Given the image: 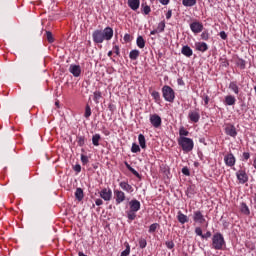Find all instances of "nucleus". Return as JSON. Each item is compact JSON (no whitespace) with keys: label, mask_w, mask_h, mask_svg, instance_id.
Wrapping results in <instances>:
<instances>
[{"label":"nucleus","mask_w":256,"mask_h":256,"mask_svg":"<svg viewBox=\"0 0 256 256\" xmlns=\"http://www.w3.org/2000/svg\"><path fill=\"white\" fill-rule=\"evenodd\" d=\"M94 43H103V41H111L113 39V28L106 27L104 30H95L92 33Z\"/></svg>","instance_id":"obj_1"},{"label":"nucleus","mask_w":256,"mask_h":256,"mask_svg":"<svg viewBox=\"0 0 256 256\" xmlns=\"http://www.w3.org/2000/svg\"><path fill=\"white\" fill-rule=\"evenodd\" d=\"M226 245L225 237L221 232H217L212 236V249H215V251H223Z\"/></svg>","instance_id":"obj_2"},{"label":"nucleus","mask_w":256,"mask_h":256,"mask_svg":"<svg viewBox=\"0 0 256 256\" xmlns=\"http://www.w3.org/2000/svg\"><path fill=\"white\" fill-rule=\"evenodd\" d=\"M178 145L179 147H181L184 153H191V151H193V147H195V144L193 143V139L187 138V137H179Z\"/></svg>","instance_id":"obj_3"},{"label":"nucleus","mask_w":256,"mask_h":256,"mask_svg":"<svg viewBox=\"0 0 256 256\" xmlns=\"http://www.w3.org/2000/svg\"><path fill=\"white\" fill-rule=\"evenodd\" d=\"M162 95L165 101H168V103H173L175 101V90H173L171 86H167V85L163 86Z\"/></svg>","instance_id":"obj_4"},{"label":"nucleus","mask_w":256,"mask_h":256,"mask_svg":"<svg viewBox=\"0 0 256 256\" xmlns=\"http://www.w3.org/2000/svg\"><path fill=\"white\" fill-rule=\"evenodd\" d=\"M236 177L241 185H245V183L249 181V176L247 175V172H245V170H238L236 172Z\"/></svg>","instance_id":"obj_5"},{"label":"nucleus","mask_w":256,"mask_h":256,"mask_svg":"<svg viewBox=\"0 0 256 256\" xmlns=\"http://www.w3.org/2000/svg\"><path fill=\"white\" fill-rule=\"evenodd\" d=\"M192 218H193L194 223H199L200 225H203V223H205V221H206L205 216L199 210L194 211Z\"/></svg>","instance_id":"obj_6"},{"label":"nucleus","mask_w":256,"mask_h":256,"mask_svg":"<svg viewBox=\"0 0 256 256\" xmlns=\"http://www.w3.org/2000/svg\"><path fill=\"white\" fill-rule=\"evenodd\" d=\"M190 29L192 33H195V34L201 33L203 31V23L199 21L192 22L190 24Z\"/></svg>","instance_id":"obj_7"},{"label":"nucleus","mask_w":256,"mask_h":256,"mask_svg":"<svg viewBox=\"0 0 256 256\" xmlns=\"http://www.w3.org/2000/svg\"><path fill=\"white\" fill-rule=\"evenodd\" d=\"M150 123L155 127V129H159L162 123L161 116L157 114L150 115Z\"/></svg>","instance_id":"obj_8"},{"label":"nucleus","mask_w":256,"mask_h":256,"mask_svg":"<svg viewBox=\"0 0 256 256\" xmlns=\"http://www.w3.org/2000/svg\"><path fill=\"white\" fill-rule=\"evenodd\" d=\"M100 197L104 201H111V198L113 197V192L111 191V189L103 188L100 191Z\"/></svg>","instance_id":"obj_9"},{"label":"nucleus","mask_w":256,"mask_h":256,"mask_svg":"<svg viewBox=\"0 0 256 256\" xmlns=\"http://www.w3.org/2000/svg\"><path fill=\"white\" fill-rule=\"evenodd\" d=\"M225 133L226 135H228L229 137H237V128H235L234 125L232 124H228L226 127H225Z\"/></svg>","instance_id":"obj_10"},{"label":"nucleus","mask_w":256,"mask_h":256,"mask_svg":"<svg viewBox=\"0 0 256 256\" xmlns=\"http://www.w3.org/2000/svg\"><path fill=\"white\" fill-rule=\"evenodd\" d=\"M70 73L73 74V77H81V66L77 64H72L69 67Z\"/></svg>","instance_id":"obj_11"},{"label":"nucleus","mask_w":256,"mask_h":256,"mask_svg":"<svg viewBox=\"0 0 256 256\" xmlns=\"http://www.w3.org/2000/svg\"><path fill=\"white\" fill-rule=\"evenodd\" d=\"M235 156L233 155V153L227 154L224 157V163L227 165V167H233L235 166Z\"/></svg>","instance_id":"obj_12"},{"label":"nucleus","mask_w":256,"mask_h":256,"mask_svg":"<svg viewBox=\"0 0 256 256\" xmlns=\"http://www.w3.org/2000/svg\"><path fill=\"white\" fill-rule=\"evenodd\" d=\"M130 211H134L137 213L141 209V202L137 199H133L129 202Z\"/></svg>","instance_id":"obj_13"},{"label":"nucleus","mask_w":256,"mask_h":256,"mask_svg":"<svg viewBox=\"0 0 256 256\" xmlns=\"http://www.w3.org/2000/svg\"><path fill=\"white\" fill-rule=\"evenodd\" d=\"M114 195L116 197L117 205H120V203H123V201H125V192L121 190H114Z\"/></svg>","instance_id":"obj_14"},{"label":"nucleus","mask_w":256,"mask_h":256,"mask_svg":"<svg viewBox=\"0 0 256 256\" xmlns=\"http://www.w3.org/2000/svg\"><path fill=\"white\" fill-rule=\"evenodd\" d=\"M181 53L182 55H184V57H193V49H191L189 45L183 46L181 49Z\"/></svg>","instance_id":"obj_15"},{"label":"nucleus","mask_w":256,"mask_h":256,"mask_svg":"<svg viewBox=\"0 0 256 256\" xmlns=\"http://www.w3.org/2000/svg\"><path fill=\"white\" fill-rule=\"evenodd\" d=\"M188 117L192 123H199V119H201L199 112L195 111L189 112Z\"/></svg>","instance_id":"obj_16"},{"label":"nucleus","mask_w":256,"mask_h":256,"mask_svg":"<svg viewBox=\"0 0 256 256\" xmlns=\"http://www.w3.org/2000/svg\"><path fill=\"white\" fill-rule=\"evenodd\" d=\"M196 50L200 51L201 53H205V51H208L209 46L205 42H196L195 43Z\"/></svg>","instance_id":"obj_17"},{"label":"nucleus","mask_w":256,"mask_h":256,"mask_svg":"<svg viewBox=\"0 0 256 256\" xmlns=\"http://www.w3.org/2000/svg\"><path fill=\"white\" fill-rule=\"evenodd\" d=\"M140 5H141V0H128V7H130L132 11H137Z\"/></svg>","instance_id":"obj_18"},{"label":"nucleus","mask_w":256,"mask_h":256,"mask_svg":"<svg viewBox=\"0 0 256 256\" xmlns=\"http://www.w3.org/2000/svg\"><path fill=\"white\" fill-rule=\"evenodd\" d=\"M177 219L181 223V225H185V223H189V217L183 214V212L181 211H178Z\"/></svg>","instance_id":"obj_19"},{"label":"nucleus","mask_w":256,"mask_h":256,"mask_svg":"<svg viewBox=\"0 0 256 256\" xmlns=\"http://www.w3.org/2000/svg\"><path fill=\"white\" fill-rule=\"evenodd\" d=\"M119 186L121 187V189H123V191H127L128 193H133V186H131L129 183L123 181V182H120Z\"/></svg>","instance_id":"obj_20"},{"label":"nucleus","mask_w":256,"mask_h":256,"mask_svg":"<svg viewBox=\"0 0 256 256\" xmlns=\"http://www.w3.org/2000/svg\"><path fill=\"white\" fill-rule=\"evenodd\" d=\"M240 212L243 213V215H251V210H249V206H247L245 202L240 204Z\"/></svg>","instance_id":"obj_21"},{"label":"nucleus","mask_w":256,"mask_h":256,"mask_svg":"<svg viewBox=\"0 0 256 256\" xmlns=\"http://www.w3.org/2000/svg\"><path fill=\"white\" fill-rule=\"evenodd\" d=\"M138 141L141 149H147V141L145 140V135L139 134L138 135Z\"/></svg>","instance_id":"obj_22"},{"label":"nucleus","mask_w":256,"mask_h":256,"mask_svg":"<svg viewBox=\"0 0 256 256\" xmlns=\"http://www.w3.org/2000/svg\"><path fill=\"white\" fill-rule=\"evenodd\" d=\"M75 197L77 201H83L85 194L83 193V188H77L75 191Z\"/></svg>","instance_id":"obj_23"},{"label":"nucleus","mask_w":256,"mask_h":256,"mask_svg":"<svg viewBox=\"0 0 256 256\" xmlns=\"http://www.w3.org/2000/svg\"><path fill=\"white\" fill-rule=\"evenodd\" d=\"M139 55H140V52L137 49H134L129 53V57L131 61H137V59H139Z\"/></svg>","instance_id":"obj_24"},{"label":"nucleus","mask_w":256,"mask_h":256,"mask_svg":"<svg viewBox=\"0 0 256 256\" xmlns=\"http://www.w3.org/2000/svg\"><path fill=\"white\" fill-rule=\"evenodd\" d=\"M237 100L235 99V96L233 95H228L225 97V104L226 105H229V106H232V105H235V102Z\"/></svg>","instance_id":"obj_25"},{"label":"nucleus","mask_w":256,"mask_h":256,"mask_svg":"<svg viewBox=\"0 0 256 256\" xmlns=\"http://www.w3.org/2000/svg\"><path fill=\"white\" fill-rule=\"evenodd\" d=\"M136 45L139 49H145V39L143 36H138L136 39Z\"/></svg>","instance_id":"obj_26"},{"label":"nucleus","mask_w":256,"mask_h":256,"mask_svg":"<svg viewBox=\"0 0 256 256\" xmlns=\"http://www.w3.org/2000/svg\"><path fill=\"white\" fill-rule=\"evenodd\" d=\"M182 5L184 7H195L197 0H182Z\"/></svg>","instance_id":"obj_27"},{"label":"nucleus","mask_w":256,"mask_h":256,"mask_svg":"<svg viewBox=\"0 0 256 256\" xmlns=\"http://www.w3.org/2000/svg\"><path fill=\"white\" fill-rule=\"evenodd\" d=\"M99 141H101V135L100 134H94L92 136V145H94V147H99Z\"/></svg>","instance_id":"obj_28"},{"label":"nucleus","mask_w":256,"mask_h":256,"mask_svg":"<svg viewBox=\"0 0 256 256\" xmlns=\"http://www.w3.org/2000/svg\"><path fill=\"white\" fill-rule=\"evenodd\" d=\"M229 89H231L235 95H239V86H237V82H230Z\"/></svg>","instance_id":"obj_29"},{"label":"nucleus","mask_w":256,"mask_h":256,"mask_svg":"<svg viewBox=\"0 0 256 256\" xmlns=\"http://www.w3.org/2000/svg\"><path fill=\"white\" fill-rule=\"evenodd\" d=\"M141 7L144 15H149L151 13V7L147 5V3H142Z\"/></svg>","instance_id":"obj_30"},{"label":"nucleus","mask_w":256,"mask_h":256,"mask_svg":"<svg viewBox=\"0 0 256 256\" xmlns=\"http://www.w3.org/2000/svg\"><path fill=\"white\" fill-rule=\"evenodd\" d=\"M136 212L133 210H130L127 212V217L129 219V221H135V219L137 218V214H135Z\"/></svg>","instance_id":"obj_31"},{"label":"nucleus","mask_w":256,"mask_h":256,"mask_svg":"<svg viewBox=\"0 0 256 256\" xmlns=\"http://www.w3.org/2000/svg\"><path fill=\"white\" fill-rule=\"evenodd\" d=\"M195 194V186H189L186 190L187 197H193Z\"/></svg>","instance_id":"obj_32"},{"label":"nucleus","mask_w":256,"mask_h":256,"mask_svg":"<svg viewBox=\"0 0 256 256\" xmlns=\"http://www.w3.org/2000/svg\"><path fill=\"white\" fill-rule=\"evenodd\" d=\"M103 97V94L101 93V91H95L94 92V101L96 104L99 103V100Z\"/></svg>","instance_id":"obj_33"},{"label":"nucleus","mask_w":256,"mask_h":256,"mask_svg":"<svg viewBox=\"0 0 256 256\" xmlns=\"http://www.w3.org/2000/svg\"><path fill=\"white\" fill-rule=\"evenodd\" d=\"M151 95L156 103H159V101H161V94H159L158 91H153Z\"/></svg>","instance_id":"obj_34"},{"label":"nucleus","mask_w":256,"mask_h":256,"mask_svg":"<svg viewBox=\"0 0 256 256\" xmlns=\"http://www.w3.org/2000/svg\"><path fill=\"white\" fill-rule=\"evenodd\" d=\"M46 38L48 43H55V38L53 37V33H51V31H46Z\"/></svg>","instance_id":"obj_35"},{"label":"nucleus","mask_w":256,"mask_h":256,"mask_svg":"<svg viewBox=\"0 0 256 256\" xmlns=\"http://www.w3.org/2000/svg\"><path fill=\"white\" fill-rule=\"evenodd\" d=\"M84 117L86 119H89L91 117V106H89V104H87L85 107Z\"/></svg>","instance_id":"obj_36"},{"label":"nucleus","mask_w":256,"mask_h":256,"mask_svg":"<svg viewBox=\"0 0 256 256\" xmlns=\"http://www.w3.org/2000/svg\"><path fill=\"white\" fill-rule=\"evenodd\" d=\"M179 135H180V137H187L189 135V131H187V129H185V127H181L179 129Z\"/></svg>","instance_id":"obj_37"},{"label":"nucleus","mask_w":256,"mask_h":256,"mask_svg":"<svg viewBox=\"0 0 256 256\" xmlns=\"http://www.w3.org/2000/svg\"><path fill=\"white\" fill-rule=\"evenodd\" d=\"M129 253H131V246L129 243H126V249L121 252V256H127Z\"/></svg>","instance_id":"obj_38"},{"label":"nucleus","mask_w":256,"mask_h":256,"mask_svg":"<svg viewBox=\"0 0 256 256\" xmlns=\"http://www.w3.org/2000/svg\"><path fill=\"white\" fill-rule=\"evenodd\" d=\"M77 143L79 147H83L85 145V136H77Z\"/></svg>","instance_id":"obj_39"},{"label":"nucleus","mask_w":256,"mask_h":256,"mask_svg":"<svg viewBox=\"0 0 256 256\" xmlns=\"http://www.w3.org/2000/svg\"><path fill=\"white\" fill-rule=\"evenodd\" d=\"M159 227V223H153L149 227V233H155L157 231V228Z\"/></svg>","instance_id":"obj_40"},{"label":"nucleus","mask_w":256,"mask_h":256,"mask_svg":"<svg viewBox=\"0 0 256 256\" xmlns=\"http://www.w3.org/2000/svg\"><path fill=\"white\" fill-rule=\"evenodd\" d=\"M132 153H139L141 151V147L137 143H133L131 147Z\"/></svg>","instance_id":"obj_41"},{"label":"nucleus","mask_w":256,"mask_h":256,"mask_svg":"<svg viewBox=\"0 0 256 256\" xmlns=\"http://www.w3.org/2000/svg\"><path fill=\"white\" fill-rule=\"evenodd\" d=\"M139 247L140 249H145V247H147V240L145 238L139 239Z\"/></svg>","instance_id":"obj_42"},{"label":"nucleus","mask_w":256,"mask_h":256,"mask_svg":"<svg viewBox=\"0 0 256 256\" xmlns=\"http://www.w3.org/2000/svg\"><path fill=\"white\" fill-rule=\"evenodd\" d=\"M157 30L159 33H163V31H165V21H161L158 24Z\"/></svg>","instance_id":"obj_43"},{"label":"nucleus","mask_w":256,"mask_h":256,"mask_svg":"<svg viewBox=\"0 0 256 256\" xmlns=\"http://www.w3.org/2000/svg\"><path fill=\"white\" fill-rule=\"evenodd\" d=\"M128 171H131L137 179H141V174H139V172H137L133 167H129Z\"/></svg>","instance_id":"obj_44"},{"label":"nucleus","mask_w":256,"mask_h":256,"mask_svg":"<svg viewBox=\"0 0 256 256\" xmlns=\"http://www.w3.org/2000/svg\"><path fill=\"white\" fill-rule=\"evenodd\" d=\"M128 171H131L137 179H141V174H139V172H137L133 167H129Z\"/></svg>","instance_id":"obj_45"},{"label":"nucleus","mask_w":256,"mask_h":256,"mask_svg":"<svg viewBox=\"0 0 256 256\" xmlns=\"http://www.w3.org/2000/svg\"><path fill=\"white\" fill-rule=\"evenodd\" d=\"M201 39H203V41H209V32L207 31L202 32Z\"/></svg>","instance_id":"obj_46"},{"label":"nucleus","mask_w":256,"mask_h":256,"mask_svg":"<svg viewBox=\"0 0 256 256\" xmlns=\"http://www.w3.org/2000/svg\"><path fill=\"white\" fill-rule=\"evenodd\" d=\"M81 161L83 165H87V163H89V157L86 155H81Z\"/></svg>","instance_id":"obj_47"},{"label":"nucleus","mask_w":256,"mask_h":256,"mask_svg":"<svg viewBox=\"0 0 256 256\" xmlns=\"http://www.w3.org/2000/svg\"><path fill=\"white\" fill-rule=\"evenodd\" d=\"M195 233L198 235V237H203V229H201V227H196Z\"/></svg>","instance_id":"obj_48"},{"label":"nucleus","mask_w":256,"mask_h":256,"mask_svg":"<svg viewBox=\"0 0 256 256\" xmlns=\"http://www.w3.org/2000/svg\"><path fill=\"white\" fill-rule=\"evenodd\" d=\"M183 175H186V177H189L191 175V172L189 171V168L187 166L182 168Z\"/></svg>","instance_id":"obj_49"},{"label":"nucleus","mask_w":256,"mask_h":256,"mask_svg":"<svg viewBox=\"0 0 256 256\" xmlns=\"http://www.w3.org/2000/svg\"><path fill=\"white\" fill-rule=\"evenodd\" d=\"M165 245L167 249H173L175 247V243L173 241H166Z\"/></svg>","instance_id":"obj_50"},{"label":"nucleus","mask_w":256,"mask_h":256,"mask_svg":"<svg viewBox=\"0 0 256 256\" xmlns=\"http://www.w3.org/2000/svg\"><path fill=\"white\" fill-rule=\"evenodd\" d=\"M219 36L221 37V39H223V41H227V33L225 31H221L219 33Z\"/></svg>","instance_id":"obj_51"},{"label":"nucleus","mask_w":256,"mask_h":256,"mask_svg":"<svg viewBox=\"0 0 256 256\" xmlns=\"http://www.w3.org/2000/svg\"><path fill=\"white\" fill-rule=\"evenodd\" d=\"M240 68L245 69L246 62L243 59H240L238 62Z\"/></svg>","instance_id":"obj_52"},{"label":"nucleus","mask_w":256,"mask_h":256,"mask_svg":"<svg viewBox=\"0 0 256 256\" xmlns=\"http://www.w3.org/2000/svg\"><path fill=\"white\" fill-rule=\"evenodd\" d=\"M211 231H207L205 234H202V239H209L211 237Z\"/></svg>","instance_id":"obj_53"},{"label":"nucleus","mask_w":256,"mask_h":256,"mask_svg":"<svg viewBox=\"0 0 256 256\" xmlns=\"http://www.w3.org/2000/svg\"><path fill=\"white\" fill-rule=\"evenodd\" d=\"M251 157V154L249 152H244L243 153V159L244 161H248V159Z\"/></svg>","instance_id":"obj_54"},{"label":"nucleus","mask_w":256,"mask_h":256,"mask_svg":"<svg viewBox=\"0 0 256 256\" xmlns=\"http://www.w3.org/2000/svg\"><path fill=\"white\" fill-rule=\"evenodd\" d=\"M108 109H109V111H111V113H115V109H117V108L115 107L114 104H109Z\"/></svg>","instance_id":"obj_55"},{"label":"nucleus","mask_w":256,"mask_h":256,"mask_svg":"<svg viewBox=\"0 0 256 256\" xmlns=\"http://www.w3.org/2000/svg\"><path fill=\"white\" fill-rule=\"evenodd\" d=\"M74 171H76V173H81V165L76 164V165L74 166Z\"/></svg>","instance_id":"obj_56"},{"label":"nucleus","mask_w":256,"mask_h":256,"mask_svg":"<svg viewBox=\"0 0 256 256\" xmlns=\"http://www.w3.org/2000/svg\"><path fill=\"white\" fill-rule=\"evenodd\" d=\"M173 15V10H168V12L166 13V19H171Z\"/></svg>","instance_id":"obj_57"},{"label":"nucleus","mask_w":256,"mask_h":256,"mask_svg":"<svg viewBox=\"0 0 256 256\" xmlns=\"http://www.w3.org/2000/svg\"><path fill=\"white\" fill-rule=\"evenodd\" d=\"M124 41H126V42L131 41V35L125 34V35H124Z\"/></svg>","instance_id":"obj_58"},{"label":"nucleus","mask_w":256,"mask_h":256,"mask_svg":"<svg viewBox=\"0 0 256 256\" xmlns=\"http://www.w3.org/2000/svg\"><path fill=\"white\" fill-rule=\"evenodd\" d=\"M95 204L99 207L103 204V200L102 199H96Z\"/></svg>","instance_id":"obj_59"},{"label":"nucleus","mask_w":256,"mask_h":256,"mask_svg":"<svg viewBox=\"0 0 256 256\" xmlns=\"http://www.w3.org/2000/svg\"><path fill=\"white\" fill-rule=\"evenodd\" d=\"M114 53L116 54V55H120V51H119V46H114Z\"/></svg>","instance_id":"obj_60"},{"label":"nucleus","mask_w":256,"mask_h":256,"mask_svg":"<svg viewBox=\"0 0 256 256\" xmlns=\"http://www.w3.org/2000/svg\"><path fill=\"white\" fill-rule=\"evenodd\" d=\"M158 1L161 3V5H169L170 0H158Z\"/></svg>","instance_id":"obj_61"},{"label":"nucleus","mask_w":256,"mask_h":256,"mask_svg":"<svg viewBox=\"0 0 256 256\" xmlns=\"http://www.w3.org/2000/svg\"><path fill=\"white\" fill-rule=\"evenodd\" d=\"M204 105H209V96H204Z\"/></svg>","instance_id":"obj_62"},{"label":"nucleus","mask_w":256,"mask_h":256,"mask_svg":"<svg viewBox=\"0 0 256 256\" xmlns=\"http://www.w3.org/2000/svg\"><path fill=\"white\" fill-rule=\"evenodd\" d=\"M177 82H178V85H185V82H184L183 79H181V78H179V79L177 80Z\"/></svg>","instance_id":"obj_63"},{"label":"nucleus","mask_w":256,"mask_h":256,"mask_svg":"<svg viewBox=\"0 0 256 256\" xmlns=\"http://www.w3.org/2000/svg\"><path fill=\"white\" fill-rule=\"evenodd\" d=\"M157 33H159L158 29H154L150 32L151 35H157Z\"/></svg>","instance_id":"obj_64"}]
</instances>
